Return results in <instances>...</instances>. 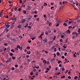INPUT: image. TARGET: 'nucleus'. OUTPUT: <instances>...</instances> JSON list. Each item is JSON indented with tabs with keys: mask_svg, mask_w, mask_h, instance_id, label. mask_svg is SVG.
Listing matches in <instances>:
<instances>
[{
	"mask_svg": "<svg viewBox=\"0 0 80 80\" xmlns=\"http://www.w3.org/2000/svg\"><path fill=\"white\" fill-rule=\"evenodd\" d=\"M12 70H15V68L14 67L12 68Z\"/></svg>",
	"mask_w": 80,
	"mask_h": 80,
	"instance_id": "29",
	"label": "nucleus"
},
{
	"mask_svg": "<svg viewBox=\"0 0 80 80\" xmlns=\"http://www.w3.org/2000/svg\"><path fill=\"white\" fill-rule=\"evenodd\" d=\"M53 8H54V7H51V9H53Z\"/></svg>",
	"mask_w": 80,
	"mask_h": 80,
	"instance_id": "62",
	"label": "nucleus"
},
{
	"mask_svg": "<svg viewBox=\"0 0 80 80\" xmlns=\"http://www.w3.org/2000/svg\"><path fill=\"white\" fill-rule=\"evenodd\" d=\"M48 32L49 33H51V32H52V31H51V30H49L48 31Z\"/></svg>",
	"mask_w": 80,
	"mask_h": 80,
	"instance_id": "58",
	"label": "nucleus"
},
{
	"mask_svg": "<svg viewBox=\"0 0 80 80\" xmlns=\"http://www.w3.org/2000/svg\"><path fill=\"white\" fill-rule=\"evenodd\" d=\"M11 52H15V51L13 50V49H12V50H11Z\"/></svg>",
	"mask_w": 80,
	"mask_h": 80,
	"instance_id": "26",
	"label": "nucleus"
},
{
	"mask_svg": "<svg viewBox=\"0 0 80 80\" xmlns=\"http://www.w3.org/2000/svg\"><path fill=\"white\" fill-rule=\"evenodd\" d=\"M34 17H35V18H36L37 17V15H35L34 16Z\"/></svg>",
	"mask_w": 80,
	"mask_h": 80,
	"instance_id": "60",
	"label": "nucleus"
},
{
	"mask_svg": "<svg viewBox=\"0 0 80 80\" xmlns=\"http://www.w3.org/2000/svg\"><path fill=\"white\" fill-rule=\"evenodd\" d=\"M12 60H15L16 58L15 57H13V56H12Z\"/></svg>",
	"mask_w": 80,
	"mask_h": 80,
	"instance_id": "12",
	"label": "nucleus"
},
{
	"mask_svg": "<svg viewBox=\"0 0 80 80\" xmlns=\"http://www.w3.org/2000/svg\"><path fill=\"white\" fill-rule=\"evenodd\" d=\"M50 4L51 5H54V3H51Z\"/></svg>",
	"mask_w": 80,
	"mask_h": 80,
	"instance_id": "54",
	"label": "nucleus"
},
{
	"mask_svg": "<svg viewBox=\"0 0 80 80\" xmlns=\"http://www.w3.org/2000/svg\"><path fill=\"white\" fill-rule=\"evenodd\" d=\"M5 18H8V16L7 15L5 17Z\"/></svg>",
	"mask_w": 80,
	"mask_h": 80,
	"instance_id": "46",
	"label": "nucleus"
},
{
	"mask_svg": "<svg viewBox=\"0 0 80 80\" xmlns=\"http://www.w3.org/2000/svg\"><path fill=\"white\" fill-rule=\"evenodd\" d=\"M15 50H18V48H16L15 49Z\"/></svg>",
	"mask_w": 80,
	"mask_h": 80,
	"instance_id": "47",
	"label": "nucleus"
},
{
	"mask_svg": "<svg viewBox=\"0 0 80 80\" xmlns=\"http://www.w3.org/2000/svg\"><path fill=\"white\" fill-rule=\"evenodd\" d=\"M60 41L61 42H63V40H62V39H60Z\"/></svg>",
	"mask_w": 80,
	"mask_h": 80,
	"instance_id": "39",
	"label": "nucleus"
},
{
	"mask_svg": "<svg viewBox=\"0 0 80 80\" xmlns=\"http://www.w3.org/2000/svg\"><path fill=\"white\" fill-rule=\"evenodd\" d=\"M62 71H64L65 70V68H62Z\"/></svg>",
	"mask_w": 80,
	"mask_h": 80,
	"instance_id": "32",
	"label": "nucleus"
},
{
	"mask_svg": "<svg viewBox=\"0 0 80 80\" xmlns=\"http://www.w3.org/2000/svg\"><path fill=\"white\" fill-rule=\"evenodd\" d=\"M6 27H7V28H9L10 27V25L8 24H6Z\"/></svg>",
	"mask_w": 80,
	"mask_h": 80,
	"instance_id": "6",
	"label": "nucleus"
},
{
	"mask_svg": "<svg viewBox=\"0 0 80 80\" xmlns=\"http://www.w3.org/2000/svg\"><path fill=\"white\" fill-rule=\"evenodd\" d=\"M30 10V6H28V7L27 8V10Z\"/></svg>",
	"mask_w": 80,
	"mask_h": 80,
	"instance_id": "9",
	"label": "nucleus"
},
{
	"mask_svg": "<svg viewBox=\"0 0 80 80\" xmlns=\"http://www.w3.org/2000/svg\"><path fill=\"white\" fill-rule=\"evenodd\" d=\"M38 20H39V18H38L37 19V21H38Z\"/></svg>",
	"mask_w": 80,
	"mask_h": 80,
	"instance_id": "63",
	"label": "nucleus"
},
{
	"mask_svg": "<svg viewBox=\"0 0 80 80\" xmlns=\"http://www.w3.org/2000/svg\"><path fill=\"white\" fill-rule=\"evenodd\" d=\"M57 56H59V55H60V53H59L58 52L57 54Z\"/></svg>",
	"mask_w": 80,
	"mask_h": 80,
	"instance_id": "25",
	"label": "nucleus"
},
{
	"mask_svg": "<svg viewBox=\"0 0 80 80\" xmlns=\"http://www.w3.org/2000/svg\"><path fill=\"white\" fill-rule=\"evenodd\" d=\"M11 20H13L14 22H15V21H16V18H11Z\"/></svg>",
	"mask_w": 80,
	"mask_h": 80,
	"instance_id": "3",
	"label": "nucleus"
},
{
	"mask_svg": "<svg viewBox=\"0 0 80 80\" xmlns=\"http://www.w3.org/2000/svg\"><path fill=\"white\" fill-rule=\"evenodd\" d=\"M26 20L25 19H23L20 22V23H25V22Z\"/></svg>",
	"mask_w": 80,
	"mask_h": 80,
	"instance_id": "1",
	"label": "nucleus"
},
{
	"mask_svg": "<svg viewBox=\"0 0 80 80\" xmlns=\"http://www.w3.org/2000/svg\"><path fill=\"white\" fill-rule=\"evenodd\" d=\"M75 36H73L72 37V38H73V39H75Z\"/></svg>",
	"mask_w": 80,
	"mask_h": 80,
	"instance_id": "42",
	"label": "nucleus"
},
{
	"mask_svg": "<svg viewBox=\"0 0 80 80\" xmlns=\"http://www.w3.org/2000/svg\"><path fill=\"white\" fill-rule=\"evenodd\" d=\"M12 40H13V41H14V42H15V41H16V40H15V39L14 38Z\"/></svg>",
	"mask_w": 80,
	"mask_h": 80,
	"instance_id": "45",
	"label": "nucleus"
},
{
	"mask_svg": "<svg viewBox=\"0 0 80 80\" xmlns=\"http://www.w3.org/2000/svg\"><path fill=\"white\" fill-rule=\"evenodd\" d=\"M9 55L10 56H12V55H13V54L12 53H10Z\"/></svg>",
	"mask_w": 80,
	"mask_h": 80,
	"instance_id": "17",
	"label": "nucleus"
},
{
	"mask_svg": "<svg viewBox=\"0 0 80 80\" xmlns=\"http://www.w3.org/2000/svg\"><path fill=\"white\" fill-rule=\"evenodd\" d=\"M28 28H32L31 27V26H30L28 27Z\"/></svg>",
	"mask_w": 80,
	"mask_h": 80,
	"instance_id": "57",
	"label": "nucleus"
},
{
	"mask_svg": "<svg viewBox=\"0 0 80 80\" xmlns=\"http://www.w3.org/2000/svg\"><path fill=\"white\" fill-rule=\"evenodd\" d=\"M36 69L35 68L33 69V72H36Z\"/></svg>",
	"mask_w": 80,
	"mask_h": 80,
	"instance_id": "48",
	"label": "nucleus"
},
{
	"mask_svg": "<svg viewBox=\"0 0 80 80\" xmlns=\"http://www.w3.org/2000/svg\"><path fill=\"white\" fill-rule=\"evenodd\" d=\"M50 23V22H49V21L47 20V24H49Z\"/></svg>",
	"mask_w": 80,
	"mask_h": 80,
	"instance_id": "15",
	"label": "nucleus"
},
{
	"mask_svg": "<svg viewBox=\"0 0 80 80\" xmlns=\"http://www.w3.org/2000/svg\"><path fill=\"white\" fill-rule=\"evenodd\" d=\"M63 59V58H65V57L64 56H62L61 57Z\"/></svg>",
	"mask_w": 80,
	"mask_h": 80,
	"instance_id": "38",
	"label": "nucleus"
},
{
	"mask_svg": "<svg viewBox=\"0 0 80 80\" xmlns=\"http://www.w3.org/2000/svg\"><path fill=\"white\" fill-rule=\"evenodd\" d=\"M7 38H9L10 37V34H8L7 35Z\"/></svg>",
	"mask_w": 80,
	"mask_h": 80,
	"instance_id": "8",
	"label": "nucleus"
},
{
	"mask_svg": "<svg viewBox=\"0 0 80 80\" xmlns=\"http://www.w3.org/2000/svg\"><path fill=\"white\" fill-rule=\"evenodd\" d=\"M10 60H11V58H9V59L8 60V61L10 62Z\"/></svg>",
	"mask_w": 80,
	"mask_h": 80,
	"instance_id": "37",
	"label": "nucleus"
},
{
	"mask_svg": "<svg viewBox=\"0 0 80 80\" xmlns=\"http://www.w3.org/2000/svg\"><path fill=\"white\" fill-rule=\"evenodd\" d=\"M20 45L17 46V48H20Z\"/></svg>",
	"mask_w": 80,
	"mask_h": 80,
	"instance_id": "20",
	"label": "nucleus"
},
{
	"mask_svg": "<svg viewBox=\"0 0 80 80\" xmlns=\"http://www.w3.org/2000/svg\"><path fill=\"white\" fill-rule=\"evenodd\" d=\"M42 40L44 42V43H47V38H45V39Z\"/></svg>",
	"mask_w": 80,
	"mask_h": 80,
	"instance_id": "2",
	"label": "nucleus"
},
{
	"mask_svg": "<svg viewBox=\"0 0 80 80\" xmlns=\"http://www.w3.org/2000/svg\"><path fill=\"white\" fill-rule=\"evenodd\" d=\"M18 65H17V64L15 65V67H18Z\"/></svg>",
	"mask_w": 80,
	"mask_h": 80,
	"instance_id": "52",
	"label": "nucleus"
},
{
	"mask_svg": "<svg viewBox=\"0 0 80 80\" xmlns=\"http://www.w3.org/2000/svg\"><path fill=\"white\" fill-rule=\"evenodd\" d=\"M40 67L39 66H38V67H37V66H34V68H37V69H38Z\"/></svg>",
	"mask_w": 80,
	"mask_h": 80,
	"instance_id": "18",
	"label": "nucleus"
},
{
	"mask_svg": "<svg viewBox=\"0 0 80 80\" xmlns=\"http://www.w3.org/2000/svg\"><path fill=\"white\" fill-rule=\"evenodd\" d=\"M22 49H23V48L22 47H20V48H19V49L20 50H22Z\"/></svg>",
	"mask_w": 80,
	"mask_h": 80,
	"instance_id": "19",
	"label": "nucleus"
},
{
	"mask_svg": "<svg viewBox=\"0 0 80 80\" xmlns=\"http://www.w3.org/2000/svg\"><path fill=\"white\" fill-rule=\"evenodd\" d=\"M59 67H62V64H59Z\"/></svg>",
	"mask_w": 80,
	"mask_h": 80,
	"instance_id": "51",
	"label": "nucleus"
},
{
	"mask_svg": "<svg viewBox=\"0 0 80 80\" xmlns=\"http://www.w3.org/2000/svg\"><path fill=\"white\" fill-rule=\"evenodd\" d=\"M30 75H33V72H30Z\"/></svg>",
	"mask_w": 80,
	"mask_h": 80,
	"instance_id": "31",
	"label": "nucleus"
},
{
	"mask_svg": "<svg viewBox=\"0 0 80 80\" xmlns=\"http://www.w3.org/2000/svg\"><path fill=\"white\" fill-rule=\"evenodd\" d=\"M32 40H34V39H35V38H31Z\"/></svg>",
	"mask_w": 80,
	"mask_h": 80,
	"instance_id": "53",
	"label": "nucleus"
},
{
	"mask_svg": "<svg viewBox=\"0 0 80 80\" xmlns=\"http://www.w3.org/2000/svg\"><path fill=\"white\" fill-rule=\"evenodd\" d=\"M47 72H48V71L47 70L45 71V73H47Z\"/></svg>",
	"mask_w": 80,
	"mask_h": 80,
	"instance_id": "61",
	"label": "nucleus"
},
{
	"mask_svg": "<svg viewBox=\"0 0 80 80\" xmlns=\"http://www.w3.org/2000/svg\"><path fill=\"white\" fill-rule=\"evenodd\" d=\"M68 78H69V79H71V77L70 76H69L68 77Z\"/></svg>",
	"mask_w": 80,
	"mask_h": 80,
	"instance_id": "43",
	"label": "nucleus"
},
{
	"mask_svg": "<svg viewBox=\"0 0 80 80\" xmlns=\"http://www.w3.org/2000/svg\"><path fill=\"white\" fill-rule=\"evenodd\" d=\"M66 22L63 23V25H65V26H67V24H66Z\"/></svg>",
	"mask_w": 80,
	"mask_h": 80,
	"instance_id": "13",
	"label": "nucleus"
},
{
	"mask_svg": "<svg viewBox=\"0 0 80 80\" xmlns=\"http://www.w3.org/2000/svg\"><path fill=\"white\" fill-rule=\"evenodd\" d=\"M27 49H28H28H30V47L29 46H28L27 48H26Z\"/></svg>",
	"mask_w": 80,
	"mask_h": 80,
	"instance_id": "27",
	"label": "nucleus"
},
{
	"mask_svg": "<svg viewBox=\"0 0 80 80\" xmlns=\"http://www.w3.org/2000/svg\"><path fill=\"white\" fill-rule=\"evenodd\" d=\"M21 33V31H18V32H17L18 34H19V33Z\"/></svg>",
	"mask_w": 80,
	"mask_h": 80,
	"instance_id": "21",
	"label": "nucleus"
},
{
	"mask_svg": "<svg viewBox=\"0 0 80 80\" xmlns=\"http://www.w3.org/2000/svg\"><path fill=\"white\" fill-rule=\"evenodd\" d=\"M21 25H19L18 26V28H20V29L21 28Z\"/></svg>",
	"mask_w": 80,
	"mask_h": 80,
	"instance_id": "11",
	"label": "nucleus"
},
{
	"mask_svg": "<svg viewBox=\"0 0 80 80\" xmlns=\"http://www.w3.org/2000/svg\"><path fill=\"white\" fill-rule=\"evenodd\" d=\"M53 60H55V59H51V62H53Z\"/></svg>",
	"mask_w": 80,
	"mask_h": 80,
	"instance_id": "28",
	"label": "nucleus"
},
{
	"mask_svg": "<svg viewBox=\"0 0 80 80\" xmlns=\"http://www.w3.org/2000/svg\"><path fill=\"white\" fill-rule=\"evenodd\" d=\"M61 62H62V61H58V64H59V63H61Z\"/></svg>",
	"mask_w": 80,
	"mask_h": 80,
	"instance_id": "34",
	"label": "nucleus"
},
{
	"mask_svg": "<svg viewBox=\"0 0 80 80\" xmlns=\"http://www.w3.org/2000/svg\"><path fill=\"white\" fill-rule=\"evenodd\" d=\"M28 43H31V42H32V41L31 40H29L28 41Z\"/></svg>",
	"mask_w": 80,
	"mask_h": 80,
	"instance_id": "50",
	"label": "nucleus"
},
{
	"mask_svg": "<svg viewBox=\"0 0 80 80\" xmlns=\"http://www.w3.org/2000/svg\"><path fill=\"white\" fill-rule=\"evenodd\" d=\"M73 23V21H70L69 22V24H70L71 23Z\"/></svg>",
	"mask_w": 80,
	"mask_h": 80,
	"instance_id": "23",
	"label": "nucleus"
},
{
	"mask_svg": "<svg viewBox=\"0 0 80 80\" xmlns=\"http://www.w3.org/2000/svg\"><path fill=\"white\" fill-rule=\"evenodd\" d=\"M23 13H25V14H26L27 13V12H26V11L25 10L23 11Z\"/></svg>",
	"mask_w": 80,
	"mask_h": 80,
	"instance_id": "16",
	"label": "nucleus"
},
{
	"mask_svg": "<svg viewBox=\"0 0 80 80\" xmlns=\"http://www.w3.org/2000/svg\"><path fill=\"white\" fill-rule=\"evenodd\" d=\"M19 3H22V1L21 0H19Z\"/></svg>",
	"mask_w": 80,
	"mask_h": 80,
	"instance_id": "30",
	"label": "nucleus"
},
{
	"mask_svg": "<svg viewBox=\"0 0 80 80\" xmlns=\"http://www.w3.org/2000/svg\"><path fill=\"white\" fill-rule=\"evenodd\" d=\"M14 10H15V11H16V10H17V8H14Z\"/></svg>",
	"mask_w": 80,
	"mask_h": 80,
	"instance_id": "41",
	"label": "nucleus"
},
{
	"mask_svg": "<svg viewBox=\"0 0 80 80\" xmlns=\"http://www.w3.org/2000/svg\"><path fill=\"white\" fill-rule=\"evenodd\" d=\"M59 74H60V72H59L57 73V75H59Z\"/></svg>",
	"mask_w": 80,
	"mask_h": 80,
	"instance_id": "59",
	"label": "nucleus"
},
{
	"mask_svg": "<svg viewBox=\"0 0 80 80\" xmlns=\"http://www.w3.org/2000/svg\"><path fill=\"white\" fill-rule=\"evenodd\" d=\"M30 59H28L27 60L28 63H29V62H30Z\"/></svg>",
	"mask_w": 80,
	"mask_h": 80,
	"instance_id": "24",
	"label": "nucleus"
},
{
	"mask_svg": "<svg viewBox=\"0 0 80 80\" xmlns=\"http://www.w3.org/2000/svg\"><path fill=\"white\" fill-rule=\"evenodd\" d=\"M67 52H65V53H64V56H66V55H67Z\"/></svg>",
	"mask_w": 80,
	"mask_h": 80,
	"instance_id": "56",
	"label": "nucleus"
},
{
	"mask_svg": "<svg viewBox=\"0 0 80 80\" xmlns=\"http://www.w3.org/2000/svg\"><path fill=\"white\" fill-rule=\"evenodd\" d=\"M65 78V76H63L61 77V78Z\"/></svg>",
	"mask_w": 80,
	"mask_h": 80,
	"instance_id": "22",
	"label": "nucleus"
},
{
	"mask_svg": "<svg viewBox=\"0 0 80 80\" xmlns=\"http://www.w3.org/2000/svg\"><path fill=\"white\" fill-rule=\"evenodd\" d=\"M59 25V23H57V24L56 25V27H58Z\"/></svg>",
	"mask_w": 80,
	"mask_h": 80,
	"instance_id": "49",
	"label": "nucleus"
},
{
	"mask_svg": "<svg viewBox=\"0 0 80 80\" xmlns=\"http://www.w3.org/2000/svg\"><path fill=\"white\" fill-rule=\"evenodd\" d=\"M15 27V25L12 24V26L10 27V28H11V29H13V27Z\"/></svg>",
	"mask_w": 80,
	"mask_h": 80,
	"instance_id": "7",
	"label": "nucleus"
},
{
	"mask_svg": "<svg viewBox=\"0 0 80 80\" xmlns=\"http://www.w3.org/2000/svg\"><path fill=\"white\" fill-rule=\"evenodd\" d=\"M63 47L64 48H67V47L65 46V45H64V46H63Z\"/></svg>",
	"mask_w": 80,
	"mask_h": 80,
	"instance_id": "40",
	"label": "nucleus"
},
{
	"mask_svg": "<svg viewBox=\"0 0 80 80\" xmlns=\"http://www.w3.org/2000/svg\"><path fill=\"white\" fill-rule=\"evenodd\" d=\"M73 55L74 57H77V56H76L75 54H73Z\"/></svg>",
	"mask_w": 80,
	"mask_h": 80,
	"instance_id": "33",
	"label": "nucleus"
},
{
	"mask_svg": "<svg viewBox=\"0 0 80 80\" xmlns=\"http://www.w3.org/2000/svg\"><path fill=\"white\" fill-rule=\"evenodd\" d=\"M8 31H9V30L7 28H6L5 30V32H6L7 33L8 32Z\"/></svg>",
	"mask_w": 80,
	"mask_h": 80,
	"instance_id": "4",
	"label": "nucleus"
},
{
	"mask_svg": "<svg viewBox=\"0 0 80 80\" xmlns=\"http://www.w3.org/2000/svg\"><path fill=\"white\" fill-rule=\"evenodd\" d=\"M67 33H69V34H70V30H68L67 31H66Z\"/></svg>",
	"mask_w": 80,
	"mask_h": 80,
	"instance_id": "5",
	"label": "nucleus"
},
{
	"mask_svg": "<svg viewBox=\"0 0 80 80\" xmlns=\"http://www.w3.org/2000/svg\"><path fill=\"white\" fill-rule=\"evenodd\" d=\"M64 37V35H62V36H61V38H63Z\"/></svg>",
	"mask_w": 80,
	"mask_h": 80,
	"instance_id": "64",
	"label": "nucleus"
},
{
	"mask_svg": "<svg viewBox=\"0 0 80 80\" xmlns=\"http://www.w3.org/2000/svg\"><path fill=\"white\" fill-rule=\"evenodd\" d=\"M27 54H28V55H29V54H30V53H31V52L30 51L29 52V53L28 52V51H27Z\"/></svg>",
	"mask_w": 80,
	"mask_h": 80,
	"instance_id": "44",
	"label": "nucleus"
},
{
	"mask_svg": "<svg viewBox=\"0 0 80 80\" xmlns=\"http://www.w3.org/2000/svg\"><path fill=\"white\" fill-rule=\"evenodd\" d=\"M43 62L45 63H47V62L46 61V60H43Z\"/></svg>",
	"mask_w": 80,
	"mask_h": 80,
	"instance_id": "14",
	"label": "nucleus"
},
{
	"mask_svg": "<svg viewBox=\"0 0 80 80\" xmlns=\"http://www.w3.org/2000/svg\"><path fill=\"white\" fill-rule=\"evenodd\" d=\"M8 3H9L11 4L12 3V1H8Z\"/></svg>",
	"mask_w": 80,
	"mask_h": 80,
	"instance_id": "36",
	"label": "nucleus"
},
{
	"mask_svg": "<svg viewBox=\"0 0 80 80\" xmlns=\"http://www.w3.org/2000/svg\"><path fill=\"white\" fill-rule=\"evenodd\" d=\"M78 33H77L76 34V36L75 37H78Z\"/></svg>",
	"mask_w": 80,
	"mask_h": 80,
	"instance_id": "55",
	"label": "nucleus"
},
{
	"mask_svg": "<svg viewBox=\"0 0 80 80\" xmlns=\"http://www.w3.org/2000/svg\"><path fill=\"white\" fill-rule=\"evenodd\" d=\"M45 35H48V31H46L45 32Z\"/></svg>",
	"mask_w": 80,
	"mask_h": 80,
	"instance_id": "10",
	"label": "nucleus"
},
{
	"mask_svg": "<svg viewBox=\"0 0 80 80\" xmlns=\"http://www.w3.org/2000/svg\"><path fill=\"white\" fill-rule=\"evenodd\" d=\"M77 78H78V76H75V77L74 78V79H76Z\"/></svg>",
	"mask_w": 80,
	"mask_h": 80,
	"instance_id": "35",
	"label": "nucleus"
}]
</instances>
